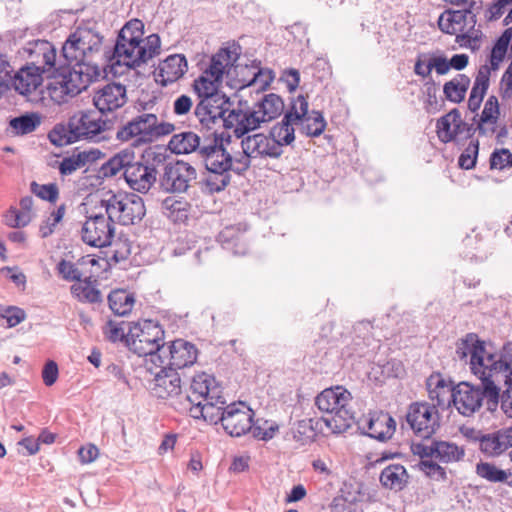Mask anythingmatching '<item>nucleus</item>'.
<instances>
[{
  "mask_svg": "<svg viewBox=\"0 0 512 512\" xmlns=\"http://www.w3.org/2000/svg\"><path fill=\"white\" fill-rule=\"evenodd\" d=\"M241 147L243 155L236 158L235 172L238 174L246 171L254 160L277 159L283 154V149L279 148L278 143L269 134L248 135L242 139Z\"/></svg>",
  "mask_w": 512,
  "mask_h": 512,
  "instance_id": "nucleus-12",
  "label": "nucleus"
},
{
  "mask_svg": "<svg viewBox=\"0 0 512 512\" xmlns=\"http://www.w3.org/2000/svg\"><path fill=\"white\" fill-rule=\"evenodd\" d=\"M501 383V390L499 391V403L503 413L512 418V368L511 374H506Z\"/></svg>",
  "mask_w": 512,
  "mask_h": 512,
  "instance_id": "nucleus-49",
  "label": "nucleus"
},
{
  "mask_svg": "<svg viewBox=\"0 0 512 512\" xmlns=\"http://www.w3.org/2000/svg\"><path fill=\"white\" fill-rule=\"evenodd\" d=\"M475 440L478 441L479 449L484 455L499 457L512 448V427H503L486 434L478 431Z\"/></svg>",
  "mask_w": 512,
  "mask_h": 512,
  "instance_id": "nucleus-23",
  "label": "nucleus"
},
{
  "mask_svg": "<svg viewBox=\"0 0 512 512\" xmlns=\"http://www.w3.org/2000/svg\"><path fill=\"white\" fill-rule=\"evenodd\" d=\"M127 347L138 356H151L161 359L165 353L164 330L152 320L127 323Z\"/></svg>",
  "mask_w": 512,
  "mask_h": 512,
  "instance_id": "nucleus-9",
  "label": "nucleus"
},
{
  "mask_svg": "<svg viewBox=\"0 0 512 512\" xmlns=\"http://www.w3.org/2000/svg\"><path fill=\"white\" fill-rule=\"evenodd\" d=\"M198 351L194 344L183 339H177L165 348L162 358L158 359L161 365L169 369H182L191 366L197 359Z\"/></svg>",
  "mask_w": 512,
  "mask_h": 512,
  "instance_id": "nucleus-21",
  "label": "nucleus"
},
{
  "mask_svg": "<svg viewBox=\"0 0 512 512\" xmlns=\"http://www.w3.org/2000/svg\"><path fill=\"white\" fill-rule=\"evenodd\" d=\"M10 127L16 135H25L37 129L41 118L36 113H26L10 120Z\"/></svg>",
  "mask_w": 512,
  "mask_h": 512,
  "instance_id": "nucleus-43",
  "label": "nucleus"
},
{
  "mask_svg": "<svg viewBox=\"0 0 512 512\" xmlns=\"http://www.w3.org/2000/svg\"><path fill=\"white\" fill-rule=\"evenodd\" d=\"M308 101L303 95L297 96L291 103L290 110L285 114L281 122L275 124L269 135L276 143L279 148L283 149L284 146L292 144L295 140V129L294 125H297V120L306 113L308 108Z\"/></svg>",
  "mask_w": 512,
  "mask_h": 512,
  "instance_id": "nucleus-16",
  "label": "nucleus"
},
{
  "mask_svg": "<svg viewBox=\"0 0 512 512\" xmlns=\"http://www.w3.org/2000/svg\"><path fill=\"white\" fill-rule=\"evenodd\" d=\"M300 118L301 119L297 120V125H300L301 132L308 137L320 136L327 125L321 112L313 110L309 113L308 108L306 109V113Z\"/></svg>",
  "mask_w": 512,
  "mask_h": 512,
  "instance_id": "nucleus-35",
  "label": "nucleus"
},
{
  "mask_svg": "<svg viewBox=\"0 0 512 512\" xmlns=\"http://www.w3.org/2000/svg\"><path fill=\"white\" fill-rule=\"evenodd\" d=\"M481 2H472L468 7H461L460 10H448L452 22L456 27H459V32L464 31L466 19L469 17L472 22H475V11L480 9Z\"/></svg>",
  "mask_w": 512,
  "mask_h": 512,
  "instance_id": "nucleus-48",
  "label": "nucleus"
},
{
  "mask_svg": "<svg viewBox=\"0 0 512 512\" xmlns=\"http://www.w3.org/2000/svg\"><path fill=\"white\" fill-rule=\"evenodd\" d=\"M202 146L200 137L191 131L173 135L168 144L169 149L175 154L198 152L200 155Z\"/></svg>",
  "mask_w": 512,
  "mask_h": 512,
  "instance_id": "nucleus-32",
  "label": "nucleus"
},
{
  "mask_svg": "<svg viewBox=\"0 0 512 512\" xmlns=\"http://www.w3.org/2000/svg\"><path fill=\"white\" fill-rule=\"evenodd\" d=\"M66 212V205L61 204L56 210H53L45 221L40 225L39 232L42 238L50 236L56 226L62 221Z\"/></svg>",
  "mask_w": 512,
  "mask_h": 512,
  "instance_id": "nucleus-51",
  "label": "nucleus"
},
{
  "mask_svg": "<svg viewBox=\"0 0 512 512\" xmlns=\"http://www.w3.org/2000/svg\"><path fill=\"white\" fill-rule=\"evenodd\" d=\"M125 322L117 324L113 321H109L105 330L107 339L111 342L125 341L127 344V332H125Z\"/></svg>",
  "mask_w": 512,
  "mask_h": 512,
  "instance_id": "nucleus-58",
  "label": "nucleus"
},
{
  "mask_svg": "<svg viewBox=\"0 0 512 512\" xmlns=\"http://www.w3.org/2000/svg\"><path fill=\"white\" fill-rule=\"evenodd\" d=\"M151 393L160 399L177 396L181 392V379L177 371L163 366L150 385Z\"/></svg>",
  "mask_w": 512,
  "mask_h": 512,
  "instance_id": "nucleus-26",
  "label": "nucleus"
},
{
  "mask_svg": "<svg viewBox=\"0 0 512 512\" xmlns=\"http://www.w3.org/2000/svg\"><path fill=\"white\" fill-rule=\"evenodd\" d=\"M264 123L255 106L243 109H231L225 119V128L233 129L237 138H244L250 131L256 130Z\"/></svg>",
  "mask_w": 512,
  "mask_h": 512,
  "instance_id": "nucleus-24",
  "label": "nucleus"
},
{
  "mask_svg": "<svg viewBox=\"0 0 512 512\" xmlns=\"http://www.w3.org/2000/svg\"><path fill=\"white\" fill-rule=\"evenodd\" d=\"M512 40V28H507L497 39L490 54V64L493 70L499 68V64L505 58L508 46Z\"/></svg>",
  "mask_w": 512,
  "mask_h": 512,
  "instance_id": "nucleus-45",
  "label": "nucleus"
},
{
  "mask_svg": "<svg viewBox=\"0 0 512 512\" xmlns=\"http://www.w3.org/2000/svg\"><path fill=\"white\" fill-rule=\"evenodd\" d=\"M484 399L487 400L485 385L473 386L462 382L453 389L451 401L460 414L471 416L481 408Z\"/></svg>",
  "mask_w": 512,
  "mask_h": 512,
  "instance_id": "nucleus-18",
  "label": "nucleus"
},
{
  "mask_svg": "<svg viewBox=\"0 0 512 512\" xmlns=\"http://www.w3.org/2000/svg\"><path fill=\"white\" fill-rule=\"evenodd\" d=\"M174 125L159 122L154 113H142L119 126L116 139L120 142H131L133 146L148 144L174 131Z\"/></svg>",
  "mask_w": 512,
  "mask_h": 512,
  "instance_id": "nucleus-7",
  "label": "nucleus"
},
{
  "mask_svg": "<svg viewBox=\"0 0 512 512\" xmlns=\"http://www.w3.org/2000/svg\"><path fill=\"white\" fill-rule=\"evenodd\" d=\"M419 469L433 480L440 481L446 478L445 469L432 460H421L419 463Z\"/></svg>",
  "mask_w": 512,
  "mask_h": 512,
  "instance_id": "nucleus-56",
  "label": "nucleus"
},
{
  "mask_svg": "<svg viewBox=\"0 0 512 512\" xmlns=\"http://www.w3.org/2000/svg\"><path fill=\"white\" fill-rule=\"evenodd\" d=\"M221 80L210 77L209 74L203 73L194 80L193 87L200 100L208 99L223 95L218 91Z\"/></svg>",
  "mask_w": 512,
  "mask_h": 512,
  "instance_id": "nucleus-38",
  "label": "nucleus"
},
{
  "mask_svg": "<svg viewBox=\"0 0 512 512\" xmlns=\"http://www.w3.org/2000/svg\"><path fill=\"white\" fill-rule=\"evenodd\" d=\"M363 434L379 441L390 439L396 429V422L385 412H374L363 416L358 422Z\"/></svg>",
  "mask_w": 512,
  "mask_h": 512,
  "instance_id": "nucleus-22",
  "label": "nucleus"
},
{
  "mask_svg": "<svg viewBox=\"0 0 512 512\" xmlns=\"http://www.w3.org/2000/svg\"><path fill=\"white\" fill-rule=\"evenodd\" d=\"M254 413L244 403H231L226 406V414L222 418V427L232 437H240L252 428Z\"/></svg>",
  "mask_w": 512,
  "mask_h": 512,
  "instance_id": "nucleus-20",
  "label": "nucleus"
},
{
  "mask_svg": "<svg viewBox=\"0 0 512 512\" xmlns=\"http://www.w3.org/2000/svg\"><path fill=\"white\" fill-rule=\"evenodd\" d=\"M57 270L66 281H77L78 283L81 281V272L69 261L61 260L57 265Z\"/></svg>",
  "mask_w": 512,
  "mask_h": 512,
  "instance_id": "nucleus-57",
  "label": "nucleus"
},
{
  "mask_svg": "<svg viewBox=\"0 0 512 512\" xmlns=\"http://www.w3.org/2000/svg\"><path fill=\"white\" fill-rule=\"evenodd\" d=\"M465 455L464 449L447 441H435V459L443 463L460 461Z\"/></svg>",
  "mask_w": 512,
  "mask_h": 512,
  "instance_id": "nucleus-41",
  "label": "nucleus"
},
{
  "mask_svg": "<svg viewBox=\"0 0 512 512\" xmlns=\"http://www.w3.org/2000/svg\"><path fill=\"white\" fill-rule=\"evenodd\" d=\"M106 127L97 112L87 111L73 115L66 125H56L48 134L52 144L63 147L79 140L95 139Z\"/></svg>",
  "mask_w": 512,
  "mask_h": 512,
  "instance_id": "nucleus-5",
  "label": "nucleus"
},
{
  "mask_svg": "<svg viewBox=\"0 0 512 512\" xmlns=\"http://www.w3.org/2000/svg\"><path fill=\"white\" fill-rule=\"evenodd\" d=\"M498 115V100L495 96H490L484 105V109L479 119H482L483 122H497Z\"/></svg>",
  "mask_w": 512,
  "mask_h": 512,
  "instance_id": "nucleus-59",
  "label": "nucleus"
},
{
  "mask_svg": "<svg viewBox=\"0 0 512 512\" xmlns=\"http://www.w3.org/2000/svg\"><path fill=\"white\" fill-rule=\"evenodd\" d=\"M46 73L33 66H24L11 77L10 87L19 94L26 95L35 91L43 82Z\"/></svg>",
  "mask_w": 512,
  "mask_h": 512,
  "instance_id": "nucleus-30",
  "label": "nucleus"
},
{
  "mask_svg": "<svg viewBox=\"0 0 512 512\" xmlns=\"http://www.w3.org/2000/svg\"><path fill=\"white\" fill-rule=\"evenodd\" d=\"M261 120L270 122L280 116L284 110V102L280 96L274 93L265 95L261 101L254 104Z\"/></svg>",
  "mask_w": 512,
  "mask_h": 512,
  "instance_id": "nucleus-34",
  "label": "nucleus"
},
{
  "mask_svg": "<svg viewBox=\"0 0 512 512\" xmlns=\"http://www.w3.org/2000/svg\"><path fill=\"white\" fill-rule=\"evenodd\" d=\"M13 68L7 55L0 53V85L10 88Z\"/></svg>",
  "mask_w": 512,
  "mask_h": 512,
  "instance_id": "nucleus-62",
  "label": "nucleus"
},
{
  "mask_svg": "<svg viewBox=\"0 0 512 512\" xmlns=\"http://www.w3.org/2000/svg\"><path fill=\"white\" fill-rule=\"evenodd\" d=\"M278 431L279 424L276 421L257 418L255 421L252 420V428L249 432H251L256 439L269 441L274 438Z\"/></svg>",
  "mask_w": 512,
  "mask_h": 512,
  "instance_id": "nucleus-44",
  "label": "nucleus"
},
{
  "mask_svg": "<svg viewBox=\"0 0 512 512\" xmlns=\"http://www.w3.org/2000/svg\"><path fill=\"white\" fill-rule=\"evenodd\" d=\"M479 152L478 140H472L466 149L461 153L458 164L462 169H472L475 167L477 156Z\"/></svg>",
  "mask_w": 512,
  "mask_h": 512,
  "instance_id": "nucleus-53",
  "label": "nucleus"
},
{
  "mask_svg": "<svg viewBox=\"0 0 512 512\" xmlns=\"http://www.w3.org/2000/svg\"><path fill=\"white\" fill-rule=\"evenodd\" d=\"M123 171L128 186L139 193H147L157 180L158 172L153 164L136 161L135 151L125 148L117 152L99 168L101 178H112Z\"/></svg>",
  "mask_w": 512,
  "mask_h": 512,
  "instance_id": "nucleus-3",
  "label": "nucleus"
},
{
  "mask_svg": "<svg viewBox=\"0 0 512 512\" xmlns=\"http://www.w3.org/2000/svg\"><path fill=\"white\" fill-rule=\"evenodd\" d=\"M226 399L221 393H215L213 400L196 402V405L189 406L190 416L195 419H203L211 424L222 423L226 414Z\"/></svg>",
  "mask_w": 512,
  "mask_h": 512,
  "instance_id": "nucleus-27",
  "label": "nucleus"
},
{
  "mask_svg": "<svg viewBox=\"0 0 512 512\" xmlns=\"http://www.w3.org/2000/svg\"><path fill=\"white\" fill-rule=\"evenodd\" d=\"M143 29L142 21L133 19L119 31L112 56L117 64L136 68L160 53V37L157 34H151L143 38Z\"/></svg>",
  "mask_w": 512,
  "mask_h": 512,
  "instance_id": "nucleus-2",
  "label": "nucleus"
},
{
  "mask_svg": "<svg viewBox=\"0 0 512 512\" xmlns=\"http://www.w3.org/2000/svg\"><path fill=\"white\" fill-rule=\"evenodd\" d=\"M127 102L126 87L121 84L111 83L95 92L93 103L101 112H111L122 107Z\"/></svg>",
  "mask_w": 512,
  "mask_h": 512,
  "instance_id": "nucleus-25",
  "label": "nucleus"
},
{
  "mask_svg": "<svg viewBox=\"0 0 512 512\" xmlns=\"http://www.w3.org/2000/svg\"><path fill=\"white\" fill-rule=\"evenodd\" d=\"M108 302L110 309L116 315L125 316L134 306V297L124 290H115L109 294Z\"/></svg>",
  "mask_w": 512,
  "mask_h": 512,
  "instance_id": "nucleus-39",
  "label": "nucleus"
},
{
  "mask_svg": "<svg viewBox=\"0 0 512 512\" xmlns=\"http://www.w3.org/2000/svg\"><path fill=\"white\" fill-rule=\"evenodd\" d=\"M26 317L24 310L15 306H0V318L5 319L8 327H15Z\"/></svg>",
  "mask_w": 512,
  "mask_h": 512,
  "instance_id": "nucleus-54",
  "label": "nucleus"
},
{
  "mask_svg": "<svg viewBox=\"0 0 512 512\" xmlns=\"http://www.w3.org/2000/svg\"><path fill=\"white\" fill-rule=\"evenodd\" d=\"M476 473L479 477L493 483H503L509 478L508 472L489 462H479L476 465Z\"/></svg>",
  "mask_w": 512,
  "mask_h": 512,
  "instance_id": "nucleus-46",
  "label": "nucleus"
},
{
  "mask_svg": "<svg viewBox=\"0 0 512 512\" xmlns=\"http://www.w3.org/2000/svg\"><path fill=\"white\" fill-rule=\"evenodd\" d=\"M53 81L48 89L52 99L58 103L66 102L67 97H74L85 90L90 83L100 76L98 64L68 62L54 70Z\"/></svg>",
  "mask_w": 512,
  "mask_h": 512,
  "instance_id": "nucleus-4",
  "label": "nucleus"
},
{
  "mask_svg": "<svg viewBox=\"0 0 512 512\" xmlns=\"http://www.w3.org/2000/svg\"><path fill=\"white\" fill-rule=\"evenodd\" d=\"M274 75L271 70L258 69L253 73V77L248 81L247 86H258L259 89H266L273 81Z\"/></svg>",
  "mask_w": 512,
  "mask_h": 512,
  "instance_id": "nucleus-60",
  "label": "nucleus"
},
{
  "mask_svg": "<svg viewBox=\"0 0 512 512\" xmlns=\"http://www.w3.org/2000/svg\"><path fill=\"white\" fill-rule=\"evenodd\" d=\"M214 378L206 373L196 375L192 379L190 393L186 396L189 406L196 405V402L213 400L215 393H221L219 387L213 385Z\"/></svg>",
  "mask_w": 512,
  "mask_h": 512,
  "instance_id": "nucleus-29",
  "label": "nucleus"
},
{
  "mask_svg": "<svg viewBox=\"0 0 512 512\" xmlns=\"http://www.w3.org/2000/svg\"><path fill=\"white\" fill-rule=\"evenodd\" d=\"M91 152H79L76 155L65 157L59 164V171L62 175H71L82 168L90 160Z\"/></svg>",
  "mask_w": 512,
  "mask_h": 512,
  "instance_id": "nucleus-47",
  "label": "nucleus"
},
{
  "mask_svg": "<svg viewBox=\"0 0 512 512\" xmlns=\"http://www.w3.org/2000/svg\"><path fill=\"white\" fill-rule=\"evenodd\" d=\"M469 85L470 78L464 74H458L455 78L444 84L443 92L447 100L453 103H460L464 100Z\"/></svg>",
  "mask_w": 512,
  "mask_h": 512,
  "instance_id": "nucleus-37",
  "label": "nucleus"
},
{
  "mask_svg": "<svg viewBox=\"0 0 512 512\" xmlns=\"http://www.w3.org/2000/svg\"><path fill=\"white\" fill-rule=\"evenodd\" d=\"M202 158L209 175L204 185L209 193L224 190L231 181L230 171L237 167L236 159L226 150L222 140L215 138L211 143L203 145L200 150Z\"/></svg>",
  "mask_w": 512,
  "mask_h": 512,
  "instance_id": "nucleus-6",
  "label": "nucleus"
},
{
  "mask_svg": "<svg viewBox=\"0 0 512 512\" xmlns=\"http://www.w3.org/2000/svg\"><path fill=\"white\" fill-rule=\"evenodd\" d=\"M239 53L230 49H221L216 53L210 61L209 66L204 70L210 77L219 79L222 81V77L225 73H229L231 68L235 65Z\"/></svg>",
  "mask_w": 512,
  "mask_h": 512,
  "instance_id": "nucleus-31",
  "label": "nucleus"
},
{
  "mask_svg": "<svg viewBox=\"0 0 512 512\" xmlns=\"http://www.w3.org/2000/svg\"><path fill=\"white\" fill-rule=\"evenodd\" d=\"M71 293L81 302L99 303L102 300L101 292L86 278L71 286Z\"/></svg>",
  "mask_w": 512,
  "mask_h": 512,
  "instance_id": "nucleus-42",
  "label": "nucleus"
},
{
  "mask_svg": "<svg viewBox=\"0 0 512 512\" xmlns=\"http://www.w3.org/2000/svg\"><path fill=\"white\" fill-rule=\"evenodd\" d=\"M242 234L240 233V228L235 226H229L225 227L220 233H219V241L223 244H231L234 243L235 249L233 250V253L236 255H243L246 253V247L243 245L238 248L239 242L241 241Z\"/></svg>",
  "mask_w": 512,
  "mask_h": 512,
  "instance_id": "nucleus-50",
  "label": "nucleus"
},
{
  "mask_svg": "<svg viewBox=\"0 0 512 512\" xmlns=\"http://www.w3.org/2000/svg\"><path fill=\"white\" fill-rule=\"evenodd\" d=\"M407 480V471L400 464L389 465L380 474L381 484L389 489L401 490L407 483Z\"/></svg>",
  "mask_w": 512,
  "mask_h": 512,
  "instance_id": "nucleus-36",
  "label": "nucleus"
},
{
  "mask_svg": "<svg viewBox=\"0 0 512 512\" xmlns=\"http://www.w3.org/2000/svg\"><path fill=\"white\" fill-rule=\"evenodd\" d=\"M23 56H26L28 66L38 68L46 73V77L54 74L56 66V49L46 40H35L27 43L23 48Z\"/></svg>",
  "mask_w": 512,
  "mask_h": 512,
  "instance_id": "nucleus-19",
  "label": "nucleus"
},
{
  "mask_svg": "<svg viewBox=\"0 0 512 512\" xmlns=\"http://www.w3.org/2000/svg\"><path fill=\"white\" fill-rule=\"evenodd\" d=\"M351 394L342 386L324 389L315 399V405L330 415L323 418L334 432L349 428L354 421V412L349 408Z\"/></svg>",
  "mask_w": 512,
  "mask_h": 512,
  "instance_id": "nucleus-8",
  "label": "nucleus"
},
{
  "mask_svg": "<svg viewBox=\"0 0 512 512\" xmlns=\"http://www.w3.org/2000/svg\"><path fill=\"white\" fill-rule=\"evenodd\" d=\"M411 449L413 454L418 455L421 460L435 458V441H431L429 444L425 442L413 443Z\"/></svg>",
  "mask_w": 512,
  "mask_h": 512,
  "instance_id": "nucleus-61",
  "label": "nucleus"
},
{
  "mask_svg": "<svg viewBox=\"0 0 512 512\" xmlns=\"http://www.w3.org/2000/svg\"><path fill=\"white\" fill-rule=\"evenodd\" d=\"M428 394L435 409L437 407L444 408L449 405L452 400V392L450 386L445 383L439 376H431L427 380Z\"/></svg>",
  "mask_w": 512,
  "mask_h": 512,
  "instance_id": "nucleus-33",
  "label": "nucleus"
},
{
  "mask_svg": "<svg viewBox=\"0 0 512 512\" xmlns=\"http://www.w3.org/2000/svg\"><path fill=\"white\" fill-rule=\"evenodd\" d=\"M231 106L229 98L224 94L200 100L195 107V115L202 127L212 129L217 124L225 127V119Z\"/></svg>",
  "mask_w": 512,
  "mask_h": 512,
  "instance_id": "nucleus-17",
  "label": "nucleus"
},
{
  "mask_svg": "<svg viewBox=\"0 0 512 512\" xmlns=\"http://www.w3.org/2000/svg\"><path fill=\"white\" fill-rule=\"evenodd\" d=\"M58 366L55 361H48L42 370L43 382L46 386H52L58 379Z\"/></svg>",
  "mask_w": 512,
  "mask_h": 512,
  "instance_id": "nucleus-63",
  "label": "nucleus"
},
{
  "mask_svg": "<svg viewBox=\"0 0 512 512\" xmlns=\"http://www.w3.org/2000/svg\"><path fill=\"white\" fill-rule=\"evenodd\" d=\"M188 70L187 59L182 54H173L166 57L158 65L155 80L161 86H167L182 78Z\"/></svg>",
  "mask_w": 512,
  "mask_h": 512,
  "instance_id": "nucleus-28",
  "label": "nucleus"
},
{
  "mask_svg": "<svg viewBox=\"0 0 512 512\" xmlns=\"http://www.w3.org/2000/svg\"><path fill=\"white\" fill-rule=\"evenodd\" d=\"M459 121V110L453 109L437 121V135L441 142L448 143L455 139V124Z\"/></svg>",
  "mask_w": 512,
  "mask_h": 512,
  "instance_id": "nucleus-40",
  "label": "nucleus"
},
{
  "mask_svg": "<svg viewBox=\"0 0 512 512\" xmlns=\"http://www.w3.org/2000/svg\"><path fill=\"white\" fill-rule=\"evenodd\" d=\"M193 106L192 98L188 95H180L173 103V112L178 116L186 115Z\"/></svg>",
  "mask_w": 512,
  "mask_h": 512,
  "instance_id": "nucleus-64",
  "label": "nucleus"
},
{
  "mask_svg": "<svg viewBox=\"0 0 512 512\" xmlns=\"http://www.w3.org/2000/svg\"><path fill=\"white\" fill-rule=\"evenodd\" d=\"M512 166V153L508 149L495 150L490 157V167L492 169L503 170Z\"/></svg>",
  "mask_w": 512,
  "mask_h": 512,
  "instance_id": "nucleus-55",
  "label": "nucleus"
},
{
  "mask_svg": "<svg viewBox=\"0 0 512 512\" xmlns=\"http://www.w3.org/2000/svg\"><path fill=\"white\" fill-rule=\"evenodd\" d=\"M102 41L103 37L94 29L78 27L63 44V57L67 62L97 64Z\"/></svg>",
  "mask_w": 512,
  "mask_h": 512,
  "instance_id": "nucleus-11",
  "label": "nucleus"
},
{
  "mask_svg": "<svg viewBox=\"0 0 512 512\" xmlns=\"http://www.w3.org/2000/svg\"><path fill=\"white\" fill-rule=\"evenodd\" d=\"M31 191L37 197L47 200L51 203H55L59 196V189L57 184H38L36 182L31 183Z\"/></svg>",
  "mask_w": 512,
  "mask_h": 512,
  "instance_id": "nucleus-52",
  "label": "nucleus"
},
{
  "mask_svg": "<svg viewBox=\"0 0 512 512\" xmlns=\"http://www.w3.org/2000/svg\"><path fill=\"white\" fill-rule=\"evenodd\" d=\"M197 179L196 169L187 162L176 161L164 165L159 175V186L167 193H185Z\"/></svg>",
  "mask_w": 512,
  "mask_h": 512,
  "instance_id": "nucleus-14",
  "label": "nucleus"
},
{
  "mask_svg": "<svg viewBox=\"0 0 512 512\" xmlns=\"http://www.w3.org/2000/svg\"><path fill=\"white\" fill-rule=\"evenodd\" d=\"M456 356L469 364L471 372L485 385L487 410L496 411L503 377H507V373L511 374L512 344L506 343L500 353L496 354L486 349L485 342L477 334L468 333L458 342Z\"/></svg>",
  "mask_w": 512,
  "mask_h": 512,
  "instance_id": "nucleus-1",
  "label": "nucleus"
},
{
  "mask_svg": "<svg viewBox=\"0 0 512 512\" xmlns=\"http://www.w3.org/2000/svg\"><path fill=\"white\" fill-rule=\"evenodd\" d=\"M99 211H91L81 228V238L84 243L97 248L107 247L112 244L115 236V226L109 215L103 209L95 207Z\"/></svg>",
  "mask_w": 512,
  "mask_h": 512,
  "instance_id": "nucleus-13",
  "label": "nucleus"
},
{
  "mask_svg": "<svg viewBox=\"0 0 512 512\" xmlns=\"http://www.w3.org/2000/svg\"><path fill=\"white\" fill-rule=\"evenodd\" d=\"M406 422L422 439H429L439 427V413L427 402L412 403L406 414Z\"/></svg>",
  "mask_w": 512,
  "mask_h": 512,
  "instance_id": "nucleus-15",
  "label": "nucleus"
},
{
  "mask_svg": "<svg viewBox=\"0 0 512 512\" xmlns=\"http://www.w3.org/2000/svg\"><path fill=\"white\" fill-rule=\"evenodd\" d=\"M100 208L113 222L125 226L139 223L146 214L144 200L134 193L115 194L110 191L100 200Z\"/></svg>",
  "mask_w": 512,
  "mask_h": 512,
  "instance_id": "nucleus-10",
  "label": "nucleus"
}]
</instances>
